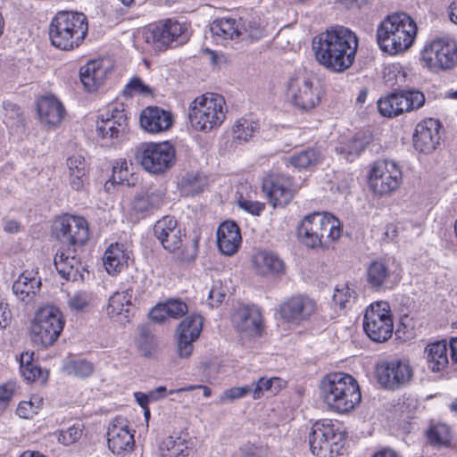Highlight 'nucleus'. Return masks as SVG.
<instances>
[{
  "label": "nucleus",
  "mask_w": 457,
  "mask_h": 457,
  "mask_svg": "<svg viewBox=\"0 0 457 457\" xmlns=\"http://www.w3.org/2000/svg\"><path fill=\"white\" fill-rule=\"evenodd\" d=\"M44 400L42 397L33 395L29 401L20 403L17 408V414L23 419H30L42 408Z\"/></svg>",
  "instance_id": "nucleus-46"
},
{
  "label": "nucleus",
  "mask_w": 457,
  "mask_h": 457,
  "mask_svg": "<svg viewBox=\"0 0 457 457\" xmlns=\"http://www.w3.org/2000/svg\"><path fill=\"white\" fill-rule=\"evenodd\" d=\"M107 445L109 450L119 456H124L133 451L134 435L129 429L124 420L116 419L109 425Z\"/></svg>",
  "instance_id": "nucleus-18"
},
{
  "label": "nucleus",
  "mask_w": 457,
  "mask_h": 457,
  "mask_svg": "<svg viewBox=\"0 0 457 457\" xmlns=\"http://www.w3.org/2000/svg\"><path fill=\"white\" fill-rule=\"evenodd\" d=\"M172 122L171 113L159 107H147L140 114V125L149 133L166 131Z\"/></svg>",
  "instance_id": "nucleus-26"
},
{
  "label": "nucleus",
  "mask_w": 457,
  "mask_h": 457,
  "mask_svg": "<svg viewBox=\"0 0 457 457\" xmlns=\"http://www.w3.org/2000/svg\"><path fill=\"white\" fill-rule=\"evenodd\" d=\"M203 319L200 315L192 314L186 317L178 327V353L181 358H187L193 352V342L202 331Z\"/></svg>",
  "instance_id": "nucleus-19"
},
{
  "label": "nucleus",
  "mask_w": 457,
  "mask_h": 457,
  "mask_svg": "<svg viewBox=\"0 0 457 457\" xmlns=\"http://www.w3.org/2000/svg\"><path fill=\"white\" fill-rule=\"evenodd\" d=\"M109 67L102 60H93L80 68L81 83L88 92H94L104 82Z\"/></svg>",
  "instance_id": "nucleus-29"
},
{
  "label": "nucleus",
  "mask_w": 457,
  "mask_h": 457,
  "mask_svg": "<svg viewBox=\"0 0 457 457\" xmlns=\"http://www.w3.org/2000/svg\"><path fill=\"white\" fill-rule=\"evenodd\" d=\"M320 395L329 410L339 413L353 410L361 399L355 378L340 372L329 373L322 378Z\"/></svg>",
  "instance_id": "nucleus-2"
},
{
  "label": "nucleus",
  "mask_w": 457,
  "mask_h": 457,
  "mask_svg": "<svg viewBox=\"0 0 457 457\" xmlns=\"http://www.w3.org/2000/svg\"><path fill=\"white\" fill-rule=\"evenodd\" d=\"M316 311V303L306 295H294L279 306L282 319L294 324L308 320Z\"/></svg>",
  "instance_id": "nucleus-17"
},
{
  "label": "nucleus",
  "mask_w": 457,
  "mask_h": 457,
  "mask_svg": "<svg viewBox=\"0 0 457 457\" xmlns=\"http://www.w3.org/2000/svg\"><path fill=\"white\" fill-rule=\"evenodd\" d=\"M143 37L145 44L154 51L163 52L189 40V25L177 20L166 19L145 27Z\"/></svg>",
  "instance_id": "nucleus-6"
},
{
  "label": "nucleus",
  "mask_w": 457,
  "mask_h": 457,
  "mask_svg": "<svg viewBox=\"0 0 457 457\" xmlns=\"http://www.w3.org/2000/svg\"><path fill=\"white\" fill-rule=\"evenodd\" d=\"M167 316L179 319L188 312L187 303L179 299H169L164 303Z\"/></svg>",
  "instance_id": "nucleus-50"
},
{
  "label": "nucleus",
  "mask_w": 457,
  "mask_h": 457,
  "mask_svg": "<svg viewBox=\"0 0 457 457\" xmlns=\"http://www.w3.org/2000/svg\"><path fill=\"white\" fill-rule=\"evenodd\" d=\"M323 220L324 212H313L302 220L298 227V237L307 247H321Z\"/></svg>",
  "instance_id": "nucleus-23"
},
{
  "label": "nucleus",
  "mask_w": 457,
  "mask_h": 457,
  "mask_svg": "<svg viewBox=\"0 0 457 457\" xmlns=\"http://www.w3.org/2000/svg\"><path fill=\"white\" fill-rule=\"evenodd\" d=\"M355 297V292L351 289L348 285L344 284L341 287L337 286L335 289L333 301L341 308H344L350 301L351 298Z\"/></svg>",
  "instance_id": "nucleus-52"
},
{
  "label": "nucleus",
  "mask_w": 457,
  "mask_h": 457,
  "mask_svg": "<svg viewBox=\"0 0 457 457\" xmlns=\"http://www.w3.org/2000/svg\"><path fill=\"white\" fill-rule=\"evenodd\" d=\"M369 144V137L363 133H357L353 140L349 142L346 148L343 147L342 151L349 155H359Z\"/></svg>",
  "instance_id": "nucleus-49"
},
{
  "label": "nucleus",
  "mask_w": 457,
  "mask_h": 457,
  "mask_svg": "<svg viewBox=\"0 0 457 457\" xmlns=\"http://www.w3.org/2000/svg\"><path fill=\"white\" fill-rule=\"evenodd\" d=\"M417 34L414 21L406 13H394L384 20L377 29V41L380 49L390 54L409 49Z\"/></svg>",
  "instance_id": "nucleus-3"
},
{
  "label": "nucleus",
  "mask_w": 457,
  "mask_h": 457,
  "mask_svg": "<svg viewBox=\"0 0 457 457\" xmlns=\"http://www.w3.org/2000/svg\"><path fill=\"white\" fill-rule=\"evenodd\" d=\"M421 60L432 71L451 70L457 65V44L452 39H436L424 47Z\"/></svg>",
  "instance_id": "nucleus-12"
},
{
  "label": "nucleus",
  "mask_w": 457,
  "mask_h": 457,
  "mask_svg": "<svg viewBox=\"0 0 457 457\" xmlns=\"http://www.w3.org/2000/svg\"><path fill=\"white\" fill-rule=\"evenodd\" d=\"M88 29L87 17L82 12H58L49 27V37L53 46L62 50L79 46Z\"/></svg>",
  "instance_id": "nucleus-4"
},
{
  "label": "nucleus",
  "mask_w": 457,
  "mask_h": 457,
  "mask_svg": "<svg viewBox=\"0 0 457 457\" xmlns=\"http://www.w3.org/2000/svg\"><path fill=\"white\" fill-rule=\"evenodd\" d=\"M270 384H271V386H270V394L271 395H276L283 387L286 386V381L283 380L282 378H277V377L270 378Z\"/></svg>",
  "instance_id": "nucleus-63"
},
{
  "label": "nucleus",
  "mask_w": 457,
  "mask_h": 457,
  "mask_svg": "<svg viewBox=\"0 0 457 457\" xmlns=\"http://www.w3.org/2000/svg\"><path fill=\"white\" fill-rule=\"evenodd\" d=\"M248 394H252L251 385L245 386H235L224 391V393L220 395V401L221 403L227 401H234L236 399L244 397Z\"/></svg>",
  "instance_id": "nucleus-53"
},
{
  "label": "nucleus",
  "mask_w": 457,
  "mask_h": 457,
  "mask_svg": "<svg viewBox=\"0 0 457 457\" xmlns=\"http://www.w3.org/2000/svg\"><path fill=\"white\" fill-rule=\"evenodd\" d=\"M363 328L367 336L377 343L386 342L391 337L394 323L386 302H377L369 306L363 319Z\"/></svg>",
  "instance_id": "nucleus-10"
},
{
  "label": "nucleus",
  "mask_w": 457,
  "mask_h": 457,
  "mask_svg": "<svg viewBox=\"0 0 457 457\" xmlns=\"http://www.w3.org/2000/svg\"><path fill=\"white\" fill-rule=\"evenodd\" d=\"M425 353L428 368L432 371H440L449 363L445 341L429 344L425 348Z\"/></svg>",
  "instance_id": "nucleus-36"
},
{
  "label": "nucleus",
  "mask_w": 457,
  "mask_h": 457,
  "mask_svg": "<svg viewBox=\"0 0 457 457\" xmlns=\"http://www.w3.org/2000/svg\"><path fill=\"white\" fill-rule=\"evenodd\" d=\"M127 125L128 119L124 110L114 108L101 115L96 123V132L104 139L118 138L125 132Z\"/></svg>",
  "instance_id": "nucleus-22"
},
{
  "label": "nucleus",
  "mask_w": 457,
  "mask_h": 457,
  "mask_svg": "<svg viewBox=\"0 0 457 457\" xmlns=\"http://www.w3.org/2000/svg\"><path fill=\"white\" fill-rule=\"evenodd\" d=\"M197 388L203 389V394H204V397H209L212 394V391L208 386H202V385H191V386H188L186 387H181V388H179L176 390H171L170 392V394L179 393V392H188V391H192V390H195Z\"/></svg>",
  "instance_id": "nucleus-62"
},
{
  "label": "nucleus",
  "mask_w": 457,
  "mask_h": 457,
  "mask_svg": "<svg viewBox=\"0 0 457 457\" xmlns=\"http://www.w3.org/2000/svg\"><path fill=\"white\" fill-rule=\"evenodd\" d=\"M163 203V193L161 190L145 191L133 197L130 207L134 214L145 218L158 210Z\"/></svg>",
  "instance_id": "nucleus-28"
},
{
  "label": "nucleus",
  "mask_w": 457,
  "mask_h": 457,
  "mask_svg": "<svg viewBox=\"0 0 457 457\" xmlns=\"http://www.w3.org/2000/svg\"><path fill=\"white\" fill-rule=\"evenodd\" d=\"M226 296V289L220 282H215L209 292V304L216 307L220 304Z\"/></svg>",
  "instance_id": "nucleus-55"
},
{
  "label": "nucleus",
  "mask_w": 457,
  "mask_h": 457,
  "mask_svg": "<svg viewBox=\"0 0 457 457\" xmlns=\"http://www.w3.org/2000/svg\"><path fill=\"white\" fill-rule=\"evenodd\" d=\"M174 150L168 143H143L136 148L135 159L151 173H162L170 167Z\"/></svg>",
  "instance_id": "nucleus-11"
},
{
  "label": "nucleus",
  "mask_w": 457,
  "mask_h": 457,
  "mask_svg": "<svg viewBox=\"0 0 457 457\" xmlns=\"http://www.w3.org/2000/svg\"><path fill=\"white\" fill-rule=\"evenodd\" d=\"M64 371L70 375L78 378L89 377L94 370L93 365L85 360H70L63 365Z\"/></svg>",
  "instance_id": "nucleus-43"
},
{
  "label": "nucleus",
  "mask_w": 457,
  "mask_h": 457,
  "mask_svg": "<svg viewBox=\"0 0 457 457\" xmlns=\"http://www.w3.org/2000/svg\"><path fill=\"white\" fill-rule=\"evenodd\" d=\"M151 320L156 322H163L166 319L167 312L164 303L157 304L154 308L152 309L149 314Z\"/></svg>",
  "instance_id": "nucleus-60"
},
{
  "label": "nucleus",
  "mask_w": 457,
  "mask_h": 457,
  "mask_svg": "<svg viewBox=\"0 0 457 457\" xmlns=\"http://www.w3.org/2000/svg\"><path fill=\"white\" fill-rule=\"evenodd\" d=\"M232 320L237 329L246 336H258L262 329V315L255 307H239L233 313Z\"/></svg>",
  "instance_id": "nucleus-24"
},
{
  "label": "nucleus",
  "mask_w": 457,
  "mask_h": 457,
  "mask_svg": "<svg viewBox=\"0 0 457 457\" xmlns=\"http://www.w3.org/2000/svg\"><path fill=\"white\" fill-rule=\"evenodd\" d=\"M20 223L15 220H4V229L7 233H17L20 230Z\"/></svg>",
  "instance_id": "nucleus-64"
},
{
  "label": "nucleus",
  "mask_w": 457,
  "mask_h": 457,
  "mask_svg": "<svg viewBox=\"0 0 457 457\" xmlns=\"http://www.w3.org/2000/svg\"><path fill=\"white\" fill-rule=\"evenodd\" d=\"M73 248H66L65 251L57 253L54 257V266L58 273L65 279L75 278L80 266L79 259L75 255Z\"/></svg>",
  "instance_id": "nucleus-33"
},
{
  "label": "nucleus",
  "mask_w": 457,
  "mask_h": 457,
  "mask_svg": "<svg viewBox=\"0 0 457 457\" xmlns=\"http://www.w3.org/2000/svg\"><path fill=\"white\" fill-rule=\"evenodd\" d=\"M40 120L49 127L57 126L64 114L62 104L54 96L42 97L37 103Z\"/></svg>",
  "instance_id": "nucleus-32"
},
{
  "label": "nucleus",
  "mask_w": 457,
  "mask_h": 457,
  "mask_svg": "<svg viewBox=\"0 0 457 457\" xmlns=\"http://www.w3.org/2000/svg\"><path fill=\"white\" fill-rule=\"evenodd\" d=\"M21 372L28 381L39 379L41 382H44L47 378V371L29 362L28 353L22 354L21 357Z\"/></svg>",
  "instance_id": "nucleus-44"
},
{
  "label": "nucleus",
  "mask_w": 457,
  "mask_h": 457,
  "mask_svg": "<svg viewBox=\"0 0 457 457\" xmlns=\"http://www.w3.org/2000/svg\"><path fill=\"white\" fill-rule=\"evenodd\" d=\"M258 128V123L246 119H240L236 121L232 129L234 138L245 142L253 137Z\"/></svg>",
  "instance_id": "nucleus-45"
},
{
  "label": "nucleus",
  "mask_w": 457,
  "mask_h": 457,
  "mask_svg": "<svg viewBox=\"0 0 457 457\" xmlns=\"http://www.w3.org/2000/svg\"><path fill=\"white\" fill-rule=\"evenodd\" d=\"M345 433L330 420L316 422L309 436L310 449L317 457H333L343 453Z\"/></svg>",
  "instance_id": "nucleus-7"
},
{
  "label": "nucleus",
  "mask_w": 457,
  "mask_h": 457,
  "mask_svg": "<svg viewBox=\"0 0 457 457\" xmlns=\"http://www.w3.org/2000/svg\"><path fill=\"white\" fill-rule=\"evenodd\" d=\"M132 295L129 291L115 292L106 307L108 316L120 323L129 322Z\"/></svg>",
  "instance_id": "nucleus-30"
},
{
  "label": "nucleus",
  "mask_w": 457,
  "mask_h": 457,
  "mask_svg": "<svg viewBox=\"0 0 457 457\" xmlns=\"http://www.w3.org/2000/svg\"><path fill=\"white\" fill-rule=\"evenodd\" d=\"M391 271L387 262L375 260L371 262L367 270V282L375 290H380L388 281Z\"/></svg>",
  "instance_id": "nucleus-37"
},
{
  "label": "nucleus",
  "mask_w": 457,
  "mask_h": 457,
  "mask_svg": "<svg viewBox=\"0 0 457 457\" xmlns=\"http://www.w3.org/2000/svg\"><path fill=\"white\" fill-rule=\"evenodd\" d=\"M402 180V170L394 161H377L370 171V187L375 193L381 195L395 191L400 187Z\"/></svg>",
  "instance_id": "nucleus-14"
},
{
  "label": "nucleus",
  "mask_w": 457,
  "mask_h": 457,
  "mask_svg": "<svg viewBox=\"0 0 457 457\" xmlns=\"http://www.w3.org/2000/svg\"><path fill=\"white\" fill-rule=\"evenodd\" d=\"M242 237L239 227L234 221H225L218 228L217 245L225 255L232 256L239 249Z\"/></svg>",
  "instance_id": "nucleus-27"
},
{
  "label": "nucleus",
  "mask_w": 457,
  "mask_h": 457,
  "mask_svg": "<svg viewBox=\"0 0 457 457\" xmlns=\"http://www.w3.org/2000/svg\"><path fill=\"white\" fill-rule=\"evenodd\" d=\"M427 438L430 445H445L450 441L449 428L446 425H436L428 431Z\"/></svg>",
  "instance_id": "nucleus-48"
},
{
  "label": "nucleus",
  "mask_w": 457,
  "mask_h": 457,
  "mask_svg": "<svg viewBox=\"0 0 457 457\" xmlns=\"http://www.w3.org/2000/svg\"><path fill=\"white\" fill-rule=\"evenodd\" d=\"M238 206L253 215H260L264 209V204L260 202L249 201L240 198L237 202Z\"/></svg>",
  "instance_id": "nucleus-58"
},
{
  "label": "nucleus",
  "mask_w": 457,
  "mask_h": 457,
  "mask_svg": "<svg viewBox=\"0 0 457 457\" xmlns=\"http://www.w3.org/2000/svg\"><path fill=\"white\" fill-rule=\"evenodd\" d=\"M322 245L321 248L328 249L341 236V228L339 220L329 213L324 212V220L322 221Z\"/></svg>",
  "instance_id": "nucleus-41"
},
{
  "label": "nucleus",
  "mask_w": 457,
  "mask_h": 457,
  "mask_svg": "<svg viewBox=\"0 0 457 457\" xmlns=\"http://www.w3.org/2000/svg\"><path fill=\"white\" fill-rule=\"evenodd\" d=\"M89 302V295L84 291H79L70 295L68 305L71 310L82 312L88 306Z\"/></svg>",
  "instance_id": "nucleus-51"
},
{
  "label": "nucleus",
  "mask_w": 457,
  "mask_h": 457,
  "mask_svg": "<svg viewBox=\"0 0 457 457\" xmlns=\"http://www.w3.org/2000/svg\"><path fill=\"white\" fill-rule=\"evenodd\" d=\"M181 185L187 194L196 195L203 191L206 179L201 174H187L181 180Z\"/></svg>",
  "instance_id": "nucleus-47"
},
{
  "label": "nucleus",
  "mask_w": 457,
  "mask_h": 457,
  "mask_svg": "<svg viewBox=\"0 0 457 457\" xmlns=\"http://www.w3.org/2000/svg\"><path fill=\"white\" fill-rule=\"evenodd\" d=\"M227 105L222 96L206 93L195 98L188 107L190 125L197 131L209 132L226 119Z\"/></svg>",
  "instance_id": "nucleus-5"
},
{
  "label": "nucleus",
  "mask_w": 457,
  "mask_h": 457,
  "mask_svg": "<svg viewBox=\"0 0 457 457\" xmlns=\"http://www.w3.org/2000/svg\"><path fill=\"white\" fill-rule=\"evenodd\" d=\"M81 429L72 426L64 431H61L58 441L64 445H71L76 443L81 436Z\"/></svg>",
  "instance_id": "nucleus-54"
},
{
  "label": "nucleus",
  "mask_w": 457,
  "mask_h": 457,
  "mask_svg": "<svg viewBox=\"0 0 457 457\" xmlns=\"http://www.w3.org/2000/svg\"><path fill=\"white\" fill-rule=\"evenodd\" d=\"M63 328L60 311L54 306L40 308L31 322L30 331L33 340L43 346L52 345Z\"/></svg>",
  "instance_id": "nucleus-8"
},
{
  "label": "nucleus",
  "mask_w": 457,
  "mask_h": 457,
  "mask_svg": "<svg viewBox=\"0 0 457 457\" xmlns=\"http://www.w3.org/2000/svg\"><path fill=\"white\" fill-rule=\"evenodd\" d=\"M253 264L257 273L262 276L284 270L283 262L276 254L265 251L258 252L253 255Z\"/></svg>",
  "instance_id": "nucleus-34"
},
{
  "label": "nucleus",
  "mask_w": 457,
  "mask_h": 457,
  "mask_svg": "<svg viewBox=\"0 0 457 457\" xmlns=\"http://www.w3.org/2000/svg\"><path fill=\"white\" fill-rule=\"evenodd\" d=\"M14 389L15 386L12 383L0 386V411L5 409L13 395Z\"/></svg>",
  "instance_id": "nucleus-59"
},
{
  "label": "nucleus",
  "mask_w": 457,
  "mask_h": 457,
  "mask_svg": "<svg viewBox=\"0 0 457 457\" xmlns=\"http://www.w3.org/2000/svg\"><path fill=\"white\" fill-rule=\"evenodd\" d=\"M376 374L381 386L394 390L407 384L413 373L409 361L395 359L378 364Z\"/></svg>",
  "instance_id": "nucleus-16"
},
{
  "label": "nucleus",
  "mask_w": 457,
  "mask_h": 457,
  "mask_svg": "<svg viewBox=\"0 0 457 457\" xmlns=\"http://www.w3.org/2000/svg\"><path fill=\"white\" fill-rule=\"evenodd\" d=\"M262 191L274 206H285L293 197L290 183L278 176H269L262 181Z\"/></svg>",
  "instance_id": "nucleus-25"
},
{
  "label": "nucleus",
  "mask_w": 457,
  "mask_h": 457,
  "mask_svg": "<svg viewBox=\"0 0 457 457\" xmlns=\"http://www.w3.org/2000/svg\"><path fill=\"white\" fill-rule=\"evenodd\" d=\"M210 29L214 37L222 40L238 38L241 35L239 22L234 18L216 20L212 23Z\"/></svg>",
  "instance_id": "nucleus-38"
},
{
  "label": "nucleus",
  "mask_w": 457,
  "mask_h": 457,
  "mask_svg": "<svg viewBox=\"0 0 457 457\" xmlns=\"http://www.w3.org/2000/svg\"><path fill=\"white\" fill-rule=\"evenodd\" d=\"M425 103L422 92L416 89L400 90L378 101V108L385 117H395L420 108Z\"/></svg>",
  "instance_id": "nucleus-13"
},
{
  "label": "nucleus",
  "mask_w": 457,
  "mask_h": 457,
  "mask_svg": "<svg viewBox=\"0 0 457 457\" xmlns=\"http://www.w3.org/2000/svg\"><path fill=\"white\" fill-rule=\"evenodd\" d=\"M126 90H129L130 93H148L149 88L145 86L143 81L138 78H134L130 80V82L127 85Z\"/></svg>",
  "instance_id": "nucleus-61"
},
{
  "label": "nucleus",
  "mask_w": 457,
  "mask_h": 457,
  "mask_svg": "<svg viewBox=\"0 0 457 457\" xmlns=\"http://www.w3.org/2000/svg\"><path fill=\"white\" fill-rule=\"evenodd\" d=\"M440 128L439 121L434 119L419 122L413 134V145L415 149L425 154L435 150L440 141Z\"/></svg>",
  "instance_id": "nucleus-21"
},
{
  "label": "nucleus",
  "mask_w": 457,
  "mask_h": 457,
  "mask_svg": "<svg viewBox=\"0 0 457 457\" xmlns=\"http://www.w3.org/2000/svg\"><path fill=\"white\" fill-rule=\"evenodd\" d=\"M320 153L314 148L295 153L287 159V163L299 170L312 168L320 163Z\"/></svg>",
  "instance_id": "nucleus-40"
},
{
  "label": "nucleus",
  "mask_w": 457,
  "mask_h": 457,
  "mask_svg": "<svg viewBox=\"0 0 457 457\" xmlns=\"http://www.w3.org/2000/svg\"><path fill=\"white\" fill-rule=\"evenodd\" d=\"M128 256L119 244L111 245L105 251L104 264L109 274H115L126 265Z\"/></svg>",
  "instance_id": "nucleus-39"
},
{
  "label": "nucleus",
  "mask_w": 457,
  "mask_h": 457,
  "mask_svg": "<svg viewBox=\"0 0 457 457\" xmlns=\"http://www.w3.org/2000/svg\"><path fill=\"white\" fill-rule=\"evenodd\" d=\"M67 166L71 187L77 191L84 188L87 179V169L85 158L81 155L71 156L67 160Z\"/></svg>",
  "instance_id": "nucleus-35"
},
{
  "label": "nucleus",
  "mask_w": 457,
  "mask_h": 457,
  "mask_svg": "<svg viewBox=\"0 0 457 457\" xmlns=\"http://www.w3.org/2000/svg\"><path fill=\"white\" fill-rule=\"evenodd\" d=\"M358 43L357 36L349 29L331 27L313 39L316 60L329 71L344 72L354 62Z\"/></svg>",
  "instance_id": "nucleus-1"
},
{
  "label": "nucleus",
  "mask_w": 457,
  "mask_h": 457,
  "mask_svg": "<svg viewBox=\"0 0 457 457\" xmlns=\"http://www.w3.org/2000/svg\"><path fill=\"white\" fill-rule=\"evenodd\" d=\"M41 287V280L29 272H23L12 284V292L17 298L29 303L34 301Z\"/></svg>",
  "instance_id": "nucleus-31"
},
{
  "label": "nucleus",
  "mask_w": 457,
  "mask_h": 457,
  "mask_svg": "<svg viewBox=\"0 0 457 457\" xmlns=\"http://www.w3.org/2000/svg\"><path fill=\"white\" fill-rule=\"evenodd\" d=\"M154 234L162 247L170 253H175L183 246L184 235L173 217L165 216L156 221Z\"/></svg>",
  "instance_id": "nucleus-20"
},
{
  "label": "nucleus",
  "mask_w": 457,
  "mask_h": 457,
  "mask_svg": "<svg viewBox=\"0 0 457 457\" xmlns=\"http://www.w3.org/2000/svg\"><path fill=\"white\" fill-rule=\"evenodd\" d=\"M167 450V457H188L191 449L185 439L169 436L162 443Z\"/></svg>",
  "instance_id": "nucleus-42"
},
{
  "label": "nucleus",
  "mask_w": 457,
  "mask_h": 457,
  "mask_svg": "<svg viewBox=\"0 0 457 457\" xmlns=\"http://www.w3.org/2000/svg\"><path fill=\"white\" fill-rule=\"evenodd\" d=\"M270 378H261L256 382L251 384L252 395L253 399H260L264 392L270 393Z\"/></svg>",
  "instance_id": "nucleus-56"
},
{
  "label": "nucleus",
  "mask_w": 457,
  "mask_h": 457,
  "mask_svg": "<svg viewBox=\"0 0 457 457\" xmlns=\"http://www.w3.org/2000/svg\"><path fill=\"white\" fill-rule=\"evenodd\" d=\"M129 174V169H128V162L123 160L118 162L115 165L112 167V179L113 182L123 184L124 181L127 179L128 175Z\"/></svg>",
  "instance_id": "nucleus-57"
},
{
  "label": "nucleus",
  "mask_w": 457,
  "mask_h": 457,
  "mask_svg": "<svg viewBox=\"0 0 457 457\" xmlns=\"http://www.w3.org/2000/svg\"><path fill=\"white\" fill-rule=\"evenodd\" d=\"M287 96L295 106L303 111H309L320 102L321 88L318 82L304 76H298L289 79Z\"/></svg>",
  "instance_id": "nucleus-15"
},
{
  "label": "nucleus",
  "mask_w": 457,
  "mask_h": 457,
  "mask_svg": "<svg viewBox=\"0 0 457 457\" xmlns=\"http://www.w3.org/2000/svg\"><path fill=\"white\" fill-rule=\"evenodd\" d=\"M53 235L62 247L76 251L77 247L83 245L88 239L87 222L80 216H61L54 222Z\"/></svg>",
  "instance_id": "nucleus-9"
}]
</instances>
